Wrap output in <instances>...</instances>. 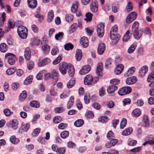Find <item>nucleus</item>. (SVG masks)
<instances>
[{
	"mask_svg": "<svg viewBox=\"0 0 154 154\" xmlns=\"http://www.w3.org/2000/svg\"><path fill=\"white\" fill-rule=\"evenodd\" d=\"M119 80L118 79H113L110 81V83L112 85H115L119 84Z\"/></svg>",
	"mask_w": 154,
	"mask_h": 154,
	"instance_id": "61",
	"label": "nucleus"
},
{
	"mask_svg": "<svg viewBox=\"0 0 154 154\" xmlns=\"http://www.w3.org/2000/svg\"><path fill=\"white\" fill-rule=\"evenodd\" d=\"M133 8V7L132 2L129 1L126 5L125 11L127 13L129 12L132 10Z\"/></svg>",
	"mask_w": 154,
	"mask_h": 154,
	"instance_id": "25",
	"label": "nucleus"
},
{
	"mask_svg": "<svg viewBox=\"0 0 154 154\" xmlns=\"http://www.w3.org/2000/svg\"><path fill=\"white\" fill-rule=\"evenodd\" d=\"M68 70V73L69 75L71 77L73 76L74 74V69L73 66L70 64V67Z\"/></svg>",
	"mask_w": 154,
	"mask_h": 154,
	"instance_id": "29",
	"label": "nucleus"
},
{
	"mask_svg": "<svg viewBox=\"0 0 154 154\" xmlns=\"http://www.w3.org/2000/svg\"><path fill=\"white\" fill-rule=\"evenodd\" d=\"M135 70V68L134 67L130 68L127 72L125 74L124 76L126 77L129 76L133 74Z\"/></svg>",
	"mask_w": 154,
	"mask_h": 154,
	"instance_id": "24",
	"label": "nucleus"
},
{
	"mask_svg": "<svg viewBox=\"0 0 154 154\" xmlns=\"http://www.w3.org/2000/svg\"><path fill=\"white\" fill-rule=\"evenodd\" d=\"M136 47V45L135 44H132L128 49V52L129 53H133Z\"/></svg>",
	"mask_w": 154,
	"mask_h": 154,
	"instance_id": "47",
	"label": "nucleus"
},
{
	"mask_svg": "<svg viewBox=\"0 0 154 154\" xmlns=\"http://www.w3.org/2000/svg\"><path fill=\"white\" fill-rule=\"evenodd\" d=\"M30 127L29 123H22L19 132L21 133L26 132Z\"/></svg>",
	"mask_w": 154,
	"mask_h": 154,
	"instance_id": "8",
	"label": "nucleus"
},
{
	"mask_svg": "<svg viewBox=\"0 0 154 154\" xmlns=\"http://www.w3.org/2000/svg\"><path fill=\"white\" fill-rule=\"evenodd\" d=\"M15 72V69L13 68L8 69L6 71V73L8 75H11Z\"/></svg>",
	"mask_w": 154,
	"mask_h": 154,
	"instance_id": "49",
	"label": "nucleus"
},
{
	"mask_svg": "<svg viewBox=\"0 0 154 154\" xmlns=\"http://www.w3.org/2000/svg\"><path fill=\"white\" fill-rule=\"evenodd\" d=\"M132 115L134 117L139 116L141 114V111L139 109H136L132 112Z\"/></svg>",
	"mask_w": 154,
	"mask_h": 154,
	"instance_id": "35",
	"label": "nucleus"
},
{
	"mask_svg": "<svg viewBox=\"0 0 154 154\" xmlns=\"http://www.w3.org/2000/svg\"><path fill=\"white\" fill-rule=\"evenodd\" d=\"M42 49L44 52L45 54H47L50 50V46L48 45H44L42 47Z\"/></svg>",
	"mask_w": 154,
	"mask_h": 154,
	"instance_id": "40",
	"label": "nucleus"
},
{
	"mask_svg": "<svg viewBox=\"0 0 154 154\" xmlns=\"http://www.w3.org/2000/svg\"><path fill=\"white\" fill-rule=\"evenodd\" d=\"M51 78L53 79L55 81V82L53 84L54 85H55L58 79V74L54 70H52L51 73Z\"/></svg>",
	"mask_w": 154,
	"mask_h": 154,
	"instance_id": "13",
	"label": "nucleus"
},
{
	"mask_svg": "<svg viewBox=\"0 0 154 154\" xmlns=\"http://www.w3.org/2000/svg\"><path fill=\"white\" fill-rule=\"evenodd\" d=\"M74 102V97L71 96L69 99L67 105V108L69 109L73 105Z\"/></svg>",
	"mask_w": 154,
	"mask_h": 154,
	"instance_id": "41",
	"label": "nucleus"
},
{
	"mask_svg": "<svg viewBox=\"0 0 154 154\" xmlns=\"http://www.w3.org/2000/svg\"><path fill=\"white\" fill-rule=\"evenodd\" d=\"M110 39L114 41L115 42H117L119 40L118 36H116L115 33H110Z\"/></svg>",
	"mask_w": 154,
	"mask_h": 154,
	"instance_id": "34",
	"label": "nucleus"
},
{
	"mask_svg": "<svg viewBox=\"0 0 154 154\" xmlns=\"http://www.w3.org/2000/svg\"><path fill=\"white\" fill-rule=\"evenodd\" d=\"M54 14L53 11L51 10L49 11L48 14L47 21L48 22H50L53 19Z\"/></svg>",
	"mask_w": 154,
	"mask_h": 154,
	"instance_id": "27",
	"label": "nucleus"
},
{
	"mask_svg": "<svg viewBox=\"0 0 154 154\" xmlns=\"http://www.w3.org/2000/svg\"><path fill=\"white\" fill-rule=\"evenodd\" d=\"M84 123V121L81 119H78L74 123V125L76 127H80L83 125Z\"/></svg>",
	"mask_w": 154,
	"mask_h": 154,
	"instance_id": "36",
	"label": "nucleus"
},
{
	"mask_svg": "<svg viewBox=\"0 0 154 154\" xmlns=\"http://www.w3.org/2000/svg\"><path fill=\"white\" fill-rule=\"evenodd\" d=\"M106 137L109 140L114 137L113 133L111 131H109L107 134Z\"/></svg>",
	"mask_w": 154,
	"mask_h": 154,
	"instance_id": "60",
	"label": "nucleus"
},
{
	"mask_svg": "<svg viewBox=\"0 0 154 154\" xmlns=\"http://www.w3.org/2000/svg\"><path fill=\"white\" fill-rule=\"evenodd\" d=\"M62 118L61 117L58 116L54 117L53 118V122L55 124H57L60 122L62 120Z\"/></svg>",
	"mask_w": 154,
	"mask_h": 154,
	"instance_id": "43",
	"label": "nucleus"
},
{
	"mask_svg": "<svg viewBox=\"0 0 154 154\" xmlns=\"http://www.w3.org/2000/svg\"><path fill=\"white\" fill-rule=\"evenodd\" d=\"M109 120V118L106 116H102L98 118V121L102 123L106 122Z\"/></svg>",
	"mask_w": 154,
	"mask_h": 154,
	"instance_id": "46",
	"label": "nucleus"
},
{
	"mask_svg": "<svg viewBox=\"0 0 154 154\" xmlns=\"http://www.w3.org/2000/svg\"><path fill=\"white\" fill-rule=\"evenodd\" d=\"M137 79L134 76L128 78L125 81L126 83L128 85H132L135 83Z\"/></svg>",
	"mask_w": 154,
	"mask_h": 154,
	"instance_id": "17",
	"label": "nucleus"
},
{
	"mask_svg": "<svg viewBox=\"0 0 154 154\" xmlns=\"http://www.w3.org/2000/svg\"><path fill=\"white\" fill-rule=\"evenodd\" d=\"M26 92L25 91H23L22 93L20 94L19 97V99L21 101L24 100L27 97Z\"/></svg>",
	"mask_w": 154,
	"mask_h": 154,
	"instance_id": "39",
	"label": "nucleus"
},
{
	"mask_svg": "<svg viewBox=\"0 0 154 154\" xmlns=\"http://www.w3.org/2000/svg\"><path fill=\"white\" fill-rule=\"evenodd\" d=\"M124 66L122 64H119L115 68V73L117 75L120 74L122 72Z\"/></svg>",
	"mask_w": 154,
	"mask_h": 154,
	"instance_id": "16",
	"label": "nucleus"
},
{
	"mask_svg": "<svg viewBox=\"0 0 154 154\" xmlns=\"http://www.w3.org/2000/svg\"><path fill=\"white\" fill-rule=\"evenodd\" d=\"M70 64L64 63L60 66L59 70L60 72L63 75H65L66 72V70L69 68Z\"/></svg>",
	"mask_w": 154,
	"mask_h": 154,
	"instance_id": "5",
	"label": "nucleus"
},
{
	"mask_svg": "<svg viewBox=\"0 0 154 154\" xmlns=\"http://www.w3.org/2000/svg\"><path fill=\"white\" fill-rule=\"evenodd\" d=\"M64 111V109L62 107H57L54 109V112L55 113H60Z\"/></svg>",
	"mask_w": 154,
	"mask_h": 154,
	"instance_id": "50",
	"label": "nucleus"
},
{
	"mask_svg": "<svg viewBox=\"0 0 154 154\" xmlns=\"http://www.w3.org/2000/svg\"><path fill=\"white\" fill-rule=\"evenodd\" d=\"M78 4L77 2L73 3L72 5L71 11L72 13H76L78 11Z\"/></svg>",
	"mask_w": 154,
	"mask_h": 154,
	"instance_id": "30",
	"label": "nucleus"
},
{
	"mask_svg": "<svg viewBox=\"0 0 154 154\" xmlns=\"http://www.w3.org/2000/svg\"><path fill=\"white\" fill-rule=\"evenodd\" d=\"M131 91V89L130 87H123L120 89L118 94L120 95L123 96L130 93Z\"/></svg>",
	"mask_w": 154,
	"mask_h": 154,
	"instance_id": "4",
	"label": "nucleus"
},
{
	"mask_svg": "<svg viewBox=\"0 0 154 154\" xmlns=\"http://www.w3.org/2000/svg\"><path fill=\"white\" fill-rule=\"evenodd\" d=\"M128 144L131 146H134L136 145L137 142L136 140L129 139L128 140Z\"/></svg>",
	"mask_w": 154,
	"mask_h": 154,
	"instance_id": "57",
	"label": "nucleus"
},
{
	"mask_svg": "<svg viewBox=\"0 0 154 154\" xmlns=\"http://www.w3.org/2000/svg\"><path fill=\"white\" fill-rule=\"evenodd\" d=\"M92 16L93 14L91 13L88 12L86 14V18L84 19L87 22H89L91 20Z\"/></svg>",
	"mask_w": 154,
	"mask_h": 154,
	"instance_id": "42",
	"label": "nucleus"
},
{
	"mask_svg": "<svg viewBox=\"0 0 154 154\" xmlns=\"http://www.w3.org/2000/svg\"><path fill=\"white\" fill-rule=\"evenodd\" d=\"M127 124V120L123 118L120 124V127L121 129H123L126 126Z\"/></svg>",
	"mask_w": 154,
	"mask_h": 154,
	"instance_id": "54",
	"label": "nucleus"
},
{
	"mask_svg": "<svg viewBox=\"0 0 154 154\" xmlns=\"http://www.w3.org/2000/svg\"><path fill=\"white\" fill-rule=\"evenodd\" d=\"M50 62V59L46 58L41 61L38 64V66L40 67L44 66L48 64Z\"/></svg>",
	"mask_w": 154,
	"mask_h": 154,
	"instance_id": "23",
	"label": "nucleus"
},
{
	"mask_svg": "<svg viewBox=\"0 0 154 154\" xmlns=\"http://www.w3.org/2000/svg\"><path fill=\"white\" fill-rule=\"evenodd\" d=\"M104 24L103 23H100L97 26V34L100 37H102L104 35Z\"/></svg>",
	"mask_w": 154,
	"mask_h": 154,
	"instance_id": "2",
	"label": "nucleus"
},
{
	"mask_svg": "<svg viewBox=\"0 0 154 154\" xmlns=\"http://www.w3.org/2000/svg\"><path fill=\"white\" fill-rule=\"evenodd\" d=\"M81 26V23L79 22L78 23H74L70 27L71 29V32H74L78 27H80Z\"/></svg>",
	"mask_w": 154,
	"mask_h": 154,
	"instance_id": "26",
	"label": "nucleus"
},
{
	"mask_svg": "<svg viewBox=\"0 0 154 154\" xmlns=\"http://www.w3.org/2000/svg\"><path fill=\"white\" fill-rule=\"evenodd\" d=\"M118 89V87L114 85H110L107 88V91L109 94H111L114 92V91Z\"/></svg>",
	"mask_w": 154,
	"mask_h": 154,
	"instance_id": "20",
	"label": "nucleus"
},
{
	"mask_svg": "<svg viewBox=\"0 0 154 154\" xmlns=\"http://www.w3.org/2000/svg\"><path fill=\"white\" fill-rule=\"evenodd\" d=\"M132 131L131 128H127L122 132V134L125 136L129 135L132 133Z\"/></svg>",
	"mask_w": 154,
	"mask_h": 154,
	"instance_id": "38",
	"label": "nucleus"
},
{
	"mask_svg": "<svg viewBox=\"0 0 154 154\" xmlns=\"http://www.w3.org/2000/svg\"><path fill=\"white\" fill-rule=\"evenodd\" d=\"M80 43L83 48H86L89 45L88 40L87 38L86 37L81 38L80 39Z\"/></svg>",
	"mask_w": 154,
	"mask_h": 154,
	"instance_id": "15",
	"label": "nucleus"
},
{
	"mask_svg": "<svg viewBox=\"0 0 154 154\" xmlns=\"http://www.w3.org/2000/svg\"><path fill=\"white\" fill-rule=\"evenodd\" d=\"M93 79L91 75H86L84 78V82L85 85H90L92 82Z\"/></svg>",
	"mask_w": 154,
	"mask_h": 154,
	"instance_id": "12",
	"label": "nucleus"
},
{
	"mask_svg": "<svg viewBox=\"0 0 154 154\" xmlns=\"http://www.w3.org/2000/svg\"><path fill=\"white\" fill-rule=\"evenodd\" d=\"M69 134V132L68 131H64L61 133L60 136L62 138L65 139L68 136Z\"/></svg>",
	"mask_w": 154,
	"mask_h": 154,
	"instance_id": "53",
	"label": "nucleus"
},
{
	"mask_svg": "<svg viewBox=\"0 0 154 154\" xmlns=\"http://www.w3.org/2000/svg\"><path fill=\"white\" fill-rule=\"evenodd\" d=\"M8 49L7 45L5 43H2L0 44V51L2 52H5Z\"/></svg>",
	"mask_w": 154,
	"mask_h": 154,
	"instance_id": "31",
	"label": "nucleus"
},
{
	"mask_svg": "<svg viewBox=\"0 0 154 154\" xmlns=\"http://www.w3.org/2000/svg\"><path fill=\"white\" fill-rule=\"evenodd\" d=\"M110 141L106 143L105 146L107 148H110L112 146L115 145L118 142V140L115 139V137L109 140Z\"/></svg>",
	"mask_w": 154,
	"mask_h": 154,
	"instance_id": "7",
	"label": "nucleus"
},
{
	"mask_svg": "<svg viewBox=\"0 0 154 154\" xmlns=\"http://www.w3.org/2000/svg\"><path fill=\"white\" fill-rule=\"evenodd\" d=\"M75 81L73 79L70 80L67 83V86L68 88H71L75 84Z\"/></svg>",
	"mask_w": 154,
	"mask_h": 154,
	"instance_id": "55",
	"label": "nucleus"
},
{
	"mask_svg": "<svg viewBox=\"0 0 154 154\" xmlns=\"http://www.w3.org/2000/svg\"><path fill=\"white\" fill-rule=\"evenodd\" d=\"M32 76L27 77L24 81L25 85H28L30 84L32 81Z\"/></svg>",
	"mask_w": 154,
	"mask_h": 154,
	"instance_id": "52",
	"label": "nucleus"
},
{
	"mask_svg": "<svg viewBox=\"0 0 154 154\" xmlns=\"http://www.w3.org/2000/svg\"><path fill=\"white\" fill-rule=\"evenodd\" d=\"M82 54L81 51L80 49H77L75 54L76 60L77 61H80L82 59Z\"/></svg>",
	"mask_w": 154,
	"mask_h": 154,
	"instance_id": "28",
	"label": "nucleus"
},
{
	"mask_svg": "<svg viewBox=\"0 0 154 154\" xmlns=\"http://www.w3.org/2000/svg\"><path fill=\"white\" fill-rule=\"evenodd\" d=\"M27 29L25 26H20L17 28V32L19 36L22 39L26 38L27 36Z\"/></svg>",
	"mask_w": 154,
	"mask_h": 154,
	"instance_id": "1",
	"label": "nucleus"
},
{
	"mask_svg": "<svg viewBox=\"0 0 154 154\" xmlns=\"http://www.w3.org/2000/svg\"><path fill=\"white\" fill-rule=\"evenodd\" d=\"M65 151L66 149L64 148H60L57 149V153L58 154H63Z\"/></svg>",
	"mask_w": 154,
	"mask_h": 154,
	"instance_id": "59",
	"label": "nucleus"
},
{
	"mask_svg": "<svg viewBox=\"0 0 154 154\" xmlns=\"http://www.w3.org/2000/svg\"><path fill=\"white\" fill-rule=\"evenodd\" d=\"M9 57L8 59V63L11 65H14L17 59L15 55L12 53H8L5 54V57Z\"/></svg>",
	"mask_w": 154,
	"mask_h": 154,
	"instance_id": "3",
	"label": "nucleus"
},
{
	"mask_svg": "<svg viewBox=\"0 0 154 154\" xmlns=\"http://www.w3.org/2000/svg\"><path fill=\"white\" fill-rule=\"evenodd\" d=\"M149 86L151 88L149 90L150 95L151 96H154V81L150 83Z\"/></svg>",
	"mask_w": 154,
	"mask_h": 154,
	"instance_id": "32",
	"label": "nucleus"
},
{
	"mask_svg": "<svg viewBox=\"0 0 154 154\" xmlns=\"http://www.w3.org/2000/svg\"><path fill=\"white\" fill-rule=\"evenodd\" d=\"M58 52V49L56 47H54L52 48L51 51V54L53 55H56Z\"/></svg>",
	"mask_w": 154,
	"mask_h": 154,
	"instance_id": "64",
	"label": "nucleus"
},
{
	"mask_svg": "<svg viewBox=\"0 0 154 154\" xmlns=\"http://www.w3.org/2000/svg\"><path fill=\"white\" fill-rule=\"evenodd\" d=\"M84 100L85 103L88 104L89 103L90 101V98L89 94H86L85 95Z\"/></svg>",
	"mask_w": 154,
	"mask_h": 154,
	"instance_id": "48",
	"label": "nucleus"
},
{
	"mask_svg": "<svg viewBox=\"0 0 154 154\" xmlns=\"http://www.w3.org/2000/svg\"><path fill=\"white\" fill-rule=\"evenodd\" d=\"M133 36L137 39H139L141 37L142 34V31L141 30H135L133 31Z\"/></svg>",
	"mask_w": 154,
	"mask_h": 154,
	"instance_id": "19",
	"label": "nucleus"
},
{
	"mask_svg": "<svg viewBox=\"0 0 154 154\" xmlns=\"http://www.w3.org/2000/svg\"><path fill=\"white\" fill-rule=\"evenodd\" d=\"M129 30L127 31L125 35H124L123 38V42H126L130 38L129 35Z\"/></svg>",
	"mask_w": 154,
	"mask_h": 154,
	"instance_id": "56",
	"label": "nucleus"
},
{
	"mask_svg": "<svg viewBox=\"0 0 154 154\" xmlns=\"http://www.w3.org/2000/svg\"><path fill=\"white\" fill-rule=\"evenodd\" d=\"M139 25V24L138 22L137 21L134 22L132 27V31H135V30H138Z\"/></svg>",
	"mask_w": 154,
	"mask_h": 154,
	"instance_id": "45",
	"label": "nucleus"
},
{
	"mask_svg": "<svg viewBox=\"0 0 154 154\" xmlns=\"http://www.w3.org/2000/svg\"><path fill=\"white\" fill-rule=\"evenodd\" d=\"M142 122L146 128H148L149 126V120L148 116L144 115L143 118Z\"/></svg>",
	"mask_w": 154,
	"mask_h": 154,
	"instance_id": "18",
	"label": "nucleus"
},
{
	"mask_svg": "<svg viewBox=\"0 0 154 154\" xmlns=\"http://www.w3.org/2000/svg\"><path fill=\"white\" fill-rule=\"evenodd\" d=\"M10 140L11 143L14 144H17L19 142V139L16 138L14 136H12L10 137Z\"/></svg>",
	"mask_w": 154,
	"mask_h": 154,
	"instance_id": "44",
	"label": "nucleus"
},
{
	"mask_svg": "<svg viewBox=\"0 0 154 154\" xmlns=\"http://www.w3.org/2000/svg\"><path fill=\"white\" fill-rule=\"evenodd\" d=\"M29 105L35 108H38L40 106L39 103L36 100L32 101L30 103Z\"/></svg>",
	"mask_w": 154,
	"mask_h": 154,
	"instance_id": "37",
	"label": "nucleus"
},
{
	"mask_svg": "<svg viewBox=\"0 0 154 154\" xmlns=\"http://www.w3.org/2000/svg\"><path fill=\"white\" fill-rule=\"evenodd\" d=\"M90 8L93 12H96L98 10L97 2L96 1H93L91 4Z\"/></svg>",
	"mask_w": 154,
	"mask_h": 154,
	"instance_id": "10",
	"label": "nucleus"
},
{
	"mask_svg": "<svg viewBox=\"0 0 154 154\" xmlns=\"http://www.w3.org/2000/svg\"><path fill=\"white\" fill-rule=\"evenodd\" d=\"M12 128L14 129H16L18 128V121L16 119H14L12 120L11 123Z\"/></svg>",
	"mask_w": 154,
	"mask_h": 154,
	"instance_id": "33",
	"label": "nucleus"
},
{
	"mask_svg": "<svg viewBox=\"0 0 154 154\" xmlns=\"http://www.w3.org/2000/svg\"><path fill=\"white\" fill-rule=\"evenodd\" d=\"M148 70V67L146 66H143L140 69L139 72V76L142 77L144 76Z\"/></svg>",
	"mask_w": 154,
	"mask_h": 154,
	"instance_id": "9",
	"label": "nucleus"
},
{
	"mask_svg": "<svg viewBox=\"0 0 154 154\" xmlns=\"http://www.w3.org/2000/svg\"><path fill=\"white\" fill-rule=\"evenodd\" d=\"M154 79V73H151L148 75L147 81L149 82H151V80H153Z\"/></svg>",
	"mask_w": 154,
	"mask_h": 154,
	"instance_id": "62",
	"label": "nucleus"
},
{
	"mask_svg": "<svg viewBox=\"0 0 154 154\" xmlns=\"http://www.w3.org/2000/svg\"><path fill=\"white\" fill-rule=\"evenodd\" d=\"M73 47V45L71 43H68L64 45V48L65 49L69 50H72Z\"/></svg>",
	"mask_w": 154,
	"mask_h": 154,
	"instance_id": "51",
	"label": "nucleus"
},
{
	"mask_svg": "<svg viewBox=\"0 0 154 154\" xmlns=\"http://www.w3.org/2000/svg\"><path fill=\"white\" fill-rule=\"evenodd\" d=\"M24 57L26 60H30L31 56V51L29 48H26L24 51Z\"/></svg>",
	"mask_w": 154,
	"mask_h": 154,
	"instance_id": "22",
	"label": "nucleus"
},
{
	"mask_svg": "<svg viewBox=\"0 0 154 154\" xmlns=\"http://www.w3.org/2000/svg\"><path fill=\"white\" fill-rule=\"evenodd\" d=\"M27 2L29 7L32 8H35L37 5L36 0H27Z\"/></svg>",
	"mask_w": 154,
	"mask_h": 154,
	"instance_id": "21",
	"label": "nucleus"
},
{
	"mask_svg": "<svg viewBox=\"0 0 154 154\" xmlns=\"http://www.w3.org/2000/svg\"><path fill=\"white\" fill-rule=\"evenodd\" d=\"M103 67V64L102 63H99L97 66L96 72L97 75L99 76H102V71Z\"/></svg>",
	"mask_w": 154,
	"mask_h": 154,
	"instance_id": "11",
	"label": "nucleus"
},
{
	"mask_svg": "<svg viewBox=\"0 0 154 154\" xmlns=\"http://www.w3.org/2000/svg\"><path fill=\"white\" fill-rule=\"evenodd\" d=\"M105 49V45L103 43H100L98 45L97 49L98 54L100 55L102 54L104 52Z\"/></svg>",
	"mask_w": 154,
	"mask_h": 154,
	"instance_id": "14",
	"label": "nucleus"
},
{
	"mask_svg": "<svg viewBox=\"0 0 154 154\" xmlns=\"http://www.w3.org/2000/svg\"><path fill=\"white\" fill-rule=\"evenodd\" d=\"M40 129L36 128L35 129L33 133L32 134V136L36 137L37 136L39 133L40 132Z\"/></svg>",
	"mask_w": 154,
	"mask_h": 154,
	"instance_id": "58",
	"label": "nucleus"
},
{
	"mask_svg": "<svg viewBox=\"0 0 154 154\" xmlns=\"http://www.w3.org/2000/svg\"><path fill=\"white\" fill-rule=\"evenodd\" d=\"M91 70V67L88 65L84 66L80 70L79 73L81 75H84L88 72Z\"/></svg>",
	"mask_w": 154,
	"mask_h": 154,
	"instance_id": "6",
	"label": "nucleus"
},
{
	"mask_svg": "<svg viewBox=\"0 0 154 154\" xmlns=\"http://www.w3.org/2000/svg\"><path fill=\"white\" fill-rule=\"evenodd\" d=\"M62 58L60 56H59L54 60L53 62V63L54 64H57L59 63L60 61Z\"/></svg>",
	"mask_w": 154,
	"mask_h": 154,
	"instance_id": "63",
	"label": "nucleus"
}]
</instances>
